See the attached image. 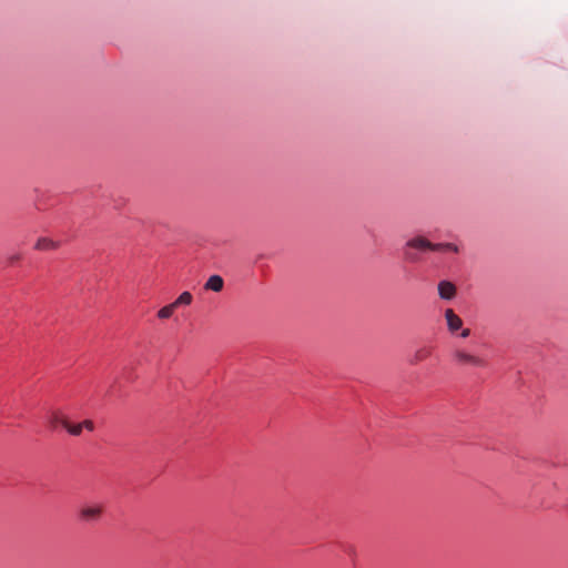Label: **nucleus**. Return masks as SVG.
<instances>
[{
	"label": "nucleus",
	"mask_w": 568,
	"mask_h": 568,
	"mask_svg": "<svg viewBox=\"0 0 568 568\" xmlns=\"http://www.w3.org/2000/svg\"><path fill=\"white\" fill-rule=\"evenodd\" d=\"M453 361L458 367H485L486 361L473 354L465 348H455L453 351Z\"/></svg>",
	"instance_id": "obj_1"
},
{
	"label": "nucleus",
	"mask_w": 568,
	"mask_h": 568,
	"mask_svg": "<svg viewBox=\"0 0 568 568\" xmlns=\"http://www.w3.org/2000/svg\"><path fill=\"white\" fill-rule=\"evenodd\" d=\"M103 514V506L101 504L84 505L80 511L79 517L85 523L98 521Z\"/></svg>",
	"instance_id": "obj_2"
},
{
	"label": "nucleus",
	"mask_w": 568,
	"mask_h": 568,
	"mask_svg": "<svg viewBox=\"0 0 568 568\" xmlns=\"http://www.w3.org/2000/svg\"><path fill=\"white\" fill-rule=\"evenodd\" d=\"M433 352H434V346L428 345V344L422 345L414 352V354L412 355V357L409 359V363L412 365H417L422 362H425L428 358H430V356L433 355Z\"/></svg>",
	"instance_id": "obj_3"
},
{
	"label": "nucleus",
	"mask_w": 568,
	"mask_h": 568,
	"mask_svg": "<svg viewBox=\"0 0 568 568\" xmlns=\"http://www.w3.org/2000/svg\"><path fill=\"white\" fill-rule=\"evenodd\" d=\"M407 246L420 251H438L440 246L429 242L423 236H417L407 242Z\"/></svg>",
	"instance_id": "obj_4"
},
{
	"label": "nucleus",
	"mask_w": 568,
	"mask_h": 568,
	"mask_svg": "<svg viewBox=\"0 0 568 568\" xmlns=\"http://www.w3.org/2000/svg\"><path fill=\"white\" fill-rule=\"evenodd\" d=\"M440 298L450 301L456 296V286L449 281H440L437 286Z\"/></svg>",
	"instance_id": "obj_5"
},
{
	"label": "nucleus",
	"mask_w": 568,
	"mask_h": 568,
	"mask_svg": "<svg viewBox=\"0 0 568 568\" xmlns=\"http://www.w3.org/2000/svg\"><path fill=\"white\" fill-rule=\"evenodd\" d=\"M445 320L450 333L457 332L463 326V320L452 308L445 311Z\"/></svg>",
	"instance_id": "obj_6"
},
{
	"label": "nucleus",
	"mask_w": 568,
	"mask_h": 568,
	"mask_svg": "<svg viewBox=\"0 0 568 568\" xmlns=\"http://www.w3.org/2000/svg\"><path fill=\"white\" fill-rule=\"evenodd\" d=\"M48 425L49 427L54 430L58 428V426H63L65 428L68 419L61 414L59 410H52L49 413L48 417Z\"/></svg>",
	"instance_id": "obj_7"
},
{
	"label": "nucleus",
	"mask_w": 568,
	"mask_h": 568,
	"mask_svg": "<svg viewBox=\"0 0 568 568\" xmlns=\"http://www.w3.org/2000/svg\"><path fill=\"white\" fill-rule=\"evenodd\" d=\"M224 286V281L220 275H212L204 284V288L213 292H221Z\"/></svg>",
	"instance_id": "obj_8"
},
{
	"label": "nucleus",
	"mask_w": 568,
	"mask_h": 568,
	"mask_svg": "<svg viewBox=\"0 0 568 568\" xmlns=\"http://www.w3.org/2000/svg\"><path fill=\"white\" fill-rule=\"evenodd\" d=\"M58 243L50 240V239H47V237H41L37 241L36 243V248L39 250V251H49V250H55L58 247Z\"/></svg>",
	"instance_id": "obj_9"
},
{
	"label": "nucleus",
	"mask_w": 568,
	"mask_h": 568,
	"mask_svg": "<svg viewBox=\"0 0 568 568\" xmlns=\"http://www.w3.org/2000/svg\"><path fill=\"white\" fill-rule=\"evenodd\" d=\"M192 294L190 292H183L174 302L175 308L181 305H190L192 303Z\"/></svg>",
	"instance_id": "obj_10"
},
{
	"label": "nucleus",
	"mask_w": 568,
	"mask_h": 568,
	"mask_svg": "<svg viewBox=\"0 0 568 568\" xmlns=\"http://www.w3.org/2000/svg\"><path fill=\"white\" fill-rule=\"evenodd\" d=\"M175 311V305L173 303L165 305L158 312V317L161 320L170 318Z\"/></svg>",
	"instance_id": "obj_11"
},
{
	"label": "nucleus",
	"mask_w": 568,
	"mask_h": 568,
	"mask_svg": "<svg viewBox=\"0 0 568 568\" xmlns=\"http://www.w3.org/2000/svg\"><path fill=\"white\" fill-rule=\"evenodd\" d=\"M65 429L73 436H79L82 430H83V426H82V423H79V424H70L69 422L67 423V426H65Z\"/></svg>",
	"instance_id": "obj_12"
},
{
	"label": "nucleus",
	"mask_w": 568,
	"mask_h": 568,
	"mask_svg": "<svg viewBox=\"0 0 568 568\" xmlns=\"http://www.w3.org/2000/svg\"><path fill=\"white\" fill-rule=\"evenodd\" d=\"M437 246H440L438 251H450L454 253H458L459 248L456 244L453 243H438Z\"/></svg>",
	"instance_id": "obj_13"
},
{
	"label": "nucleus",
	"mask_w": 568,
	"mask_h": 568,
	"mask_svg": "<svg viewBox=\"0 0 568 568\" xmlns=\"http://www.w3.org/2000/svg\"><path fill=\"white\" fill-rule=\"evenodd\" d=\"M82 426H83V428L88 429L89 432H92L94 429V424L90 419L82 422Z\"/></svg>",
	"instance_id": "obj_14"
},
{
	"label": "nucleus",
	"mask_w": 568,
	"mask_h": 568,
	"mask_svg": "<svg viewBox=\"0 0 568 568\" xmlns=\"http://www.w3.org/2000/svg\"><path fill=\"white\" fill-rule=\"evenodd\" d=\"M469 335H470V329H469V328H465V329H463V331H462V333H460V336H462L463 338H466V337H468Z\"/></svg>",
	"instance_id": "obj_15"
}]
</instances>
